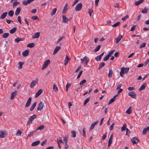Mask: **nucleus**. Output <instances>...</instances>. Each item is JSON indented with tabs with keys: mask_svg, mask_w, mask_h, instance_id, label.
<instances>
[{
	"mask_svg": "<svg viewBox=\"0 0 149 149\" xmlns=\"http://www.w3.org/2000/svg\"><path fill=\"white\" fill-rule=\"evenodd\" d=\"M44 106V105L41 102H40L38 104V107L37 108V110H41L43 108Z\"/></svg>",
	"mask_w": 149,
	"mask_h": 149,
	"instance_id": "10",
	"label": "nucleus"
},
{
	"mask_svg": "<svg viewBox=\"0 0 149 149\" xmlns=\"http://www.w3.org/2000/svg\"><path fill=\"white\" fill-rule=\"evenodd\" d=\"M53 89L54 91L55 92L57 91L58 89V87L56 86L55 84H54L53 85Z\"/></svg>",
	"mask_w": 149,
	"mask_h": 149,
	"instance_id": "39",
	"label": "nucleus"
},
{
	"mask_svg": "<svg viewBox=\"0 0 149 149\" xmlns=\"http://www.w3.org/2000/svg\"><path fill=\"white\" fill-rule=\"evenodd\" d=\"M22 39L20 38L19 37H17L15 39V42H17V43H18L20 41H22Z\"/></svg>",
	"mask_w": 149,
	"mask_h": 149,
	"instance_id": "46",
	"label": "nucleus"
},
{
	"mask_svg": "<svg viewBox=\"0 0 149 149\" xmlns=\"http://www.w3.org/2000/svg\"><path fill=\"white\" fill-rule=\"evenodd\" d=\"M128 95L132 98H135L136 97V95L134 91H131L129 92L128 93Z\"/></svg>",
	"mask_w": 149,
	"mask_h": 149,
	"instance_id": "7",
	"label": "nucleus"
},
{
	"mask_svg": "<svg viewBox=\"0 0 149 149\" xmlns=\"http://www.w3.org/2000/svg\"><path fill=\"white\" fill-rule=\"evenodd\" d=\"M21 133V132L20 130H18L17 132L16 135L17 136H20Z\"/></svg>",
	"mask_w": 149,
	"mask_h": 149,
	"instance_id": "58",
	"label": "nucleus"
},
{
	"mask_svg": "<svg viewBox=\"0 0 149 149\" xmlns=\"http://www.w3.org/2000/svg\"><path fill=\"white\" fill-rule=\"evenodd\" d=\"M115 125V123H113L109 127V130L110 131H111L113 130V127Z\"/></svg>",
	"mask_w": 149,
	"mask_h": 149,
	"instance_id": "52",
	"label": "nucleus"
},
{
	"mask_svg": "<svg viewBox=\"0 0 149 149\" xmlns=\"http://www.w3.org/2000/svg\"><path fill=\"white\" fill-rule=\"evenodd\" d=\"M123 36L121 35H119L116 38V43H118L120 40Z\"/></svg>",
	"mask_w": 149,
	"mask_h": 149,
	"instance_id": "20",
	"label": "nucleus"
},
{
	"mask_svg": "<svg viewBox=\"0 0 149 149\" xmlns=\"http://www.w3.org/2000/svg\"><path fill=\"white\" fill-rule=\"evenodd\" d=\"M120 24V22H117L113 25L112 26L114 27H116Z\"/></svg>",
	"mask_w": 149,
	"mask_h": 149,
	"instance_id": "47",
	"label": "nucleus"
},
{
	"mask_svg": "<svg viewBox=\"0 0 149 149\" xmlns=\"http://www.w3.org/2000/svg\"><path fill=\"white\" fill-rule=\"evenodd\" d=\"M71 136L72 137L75 138L76 136V132L74 131H71Z\"/></svg>",
	"mask_w": 149,
	"mask_h": 149,
	"instance_id": "32",
	"label": "nucleus"
},
{
	"mask_svg": "<svg viewBox=\"0 0 149 149\" xmlns=\"http://www.w3.org/2000/svg\"><path fill=\"white\" fill-rule=\"evenodd\" d=\"M126 126L127 125L125 123L123 124V126L121 128V131L122 132L123 131H125L126 130Z\"/></svg>",
	"mask_w": 149,
	"mask_h": 149,
	"instance_id": "28",
	"label": "nucleus"
},
{
	"mask_svg": "<svg viewBox=\"0 0 149 149\" xmlns=\"http://www.w3.org/2000/svg\"><path fill=\"white\" fill-rule=\"evenodd\" d=\"M29 51L28 50H25L22 53V55L24 56H26L29 54Z\"/></svg>",
	"mask_w": 149,
	"mask_h": 149,
	"instance_id": "16",
	"label": "nucleus"
},
{
	"mask_svg": "<svg viewBox=\"0 0 149 149\" xmlns=\"http://www.w3.org/2000/svg\"><path fill=\"white\" fill-rule=\"evenodd\" d=\"M21 18V17L20 16H18V17H17L18 21V22L21 24H22Z\"/></svg>",
	"mask_w": 149,
	"mask_h": 149,
	"instance_id": "59",
	"label": "nucleus"
},
{
	"mask_svg": "<svg viewBox=\"0 0 149 149\" xmlns=\"http://www.w3.org/2000/svg\"><path fill=\"white\" fill-rule=\"evenodd\" d=\"M89 60V58L85 56L83 58L81 59V61L83 64L86 65L88 62Z\"/></svg>",
	"mask_w": 149,
	"mask_h": 149,
	"instance_id": "2",
	"label": "nucleus"
},
{
	"mask_svg": "<svg viewBox=\"0 0 149 149\" xmlns=\"http://www.w3.org/2000/svg\"><path fill=\"white\" fill-rule=\"evenodd\" d=\"M123 69H124V71L125 72V73H127L129 70V68H124Z\"/></svg>",
	"mask_w": 149,
	"mask_h": 149,
	"instance_id": "54",
	"label": "nucleus"
},
{
	"mask_svg": "<svg viewBox=\"0 0 149 149\" xmlns=\"http://www.w3.org/2000/svg\"><path fill=\"white\" fill-rule=\"evenodd\" d=\"M113 74V71L112 69H110L109 70L108 74V77L109 78H111Z\"/></svg>",
	"mask_w": 149,
	"mask_h": 149,
	"instance_id": "26",
	"label": "nucleus"
},
{
	"mask_svg": "<svg viewBox=\"0 0 149 149\" xmlns=\"http://www.w3.org/2000/svg\"><path fill=\"white\" fill-rule=\"evenodd\" d=\"M82 135L83 136L85 137H86V134L85 133V128L84 127L83 128L82 130Z\"/></svg>",
	"mask_w": 149,
	"mask_h": 149,
	"instance_id": "38",
	"label": "nucleus"
},
{
	"mask_svg": "<svg viewBox=\"0 0 149 149\" xmlns=\"http://www.w3.org/2000/svg\"><path fill=\"white\" fill-rule=\"evenodd\" d=\"M82 4L81 3L77 4L75 7V10L77 11H80L82 8Z\"/></svg>",
	"mask_w": 149,
	"mask_h": 149,
	"instance_id": "5",
	"label": "nucleus"
},
{
	"mask_svg": "<svg viewBox=\"0 0 149 149\" xmlns=\"http://www.w3.org/2000/svg\"><path fill=\"white\" fill-rule=\"evenodd\" d=\"M37 19H38V17L36 15L33 16L31 17V19L33 20H36Z\"/></svg>",
	"mask_w": 149,
	"mask_h": 149,
	"instance_id": "63",
	"label": "nucleus"
},
{
	"mask_svg": "<svg viewBox=\"0 0 149 149\" xmlns=\"http://www.w3.org/2000/svg\"><path fill=\"white\" fill-rule=\"evenodd\" d=\"M40 36V33L39 32H37L34 33V35L32 36V38L33 39L35 38H39Z\"/></svg>",
	"mask_w": 149,
	"mask_h": 149,
	"instance_id": "15",
	"label": "nucleus"
},
{
	"mask_svg": "<svg viewBox=\"0 0 149 149\" xmlns=\"http://www.w3.org/2000/svg\"><path fill=\"white\" fill-rule=\"evenodd\" d=\"M57 142L58 143H61L62 142V141L61 137H59V138H58L57 139Z\"/></svg>",
	"mask_w": 149,
	"mask_h": 149,
	"instance_id": "51",
	"label": "nucleus"
},
{
	"mask_svg": "<svg viewBox=\"0 0 149 149\" xmlns=\"http://www.w3.org/2000/svg\"><path fill=\"white\" fill-rule=\"evenodd\" d=\"M56 11V8L54 9L52 13H51V15H53L55 14Z\"/></svg>",
	"mask_w": 149,
	"mask_h": 149,
	"instance_id": "44",
	"label": "nucleus"
},
{
	"mask_svg": "<svg viewBox=\"0 0 149 149\" xmlns=\"http://www.w3.org/2000/svg\"><path fill=\"white\" fill-rule=\"evenodd\" d=\"M123 67H122L121 68V71L120 73V75L122 77H123V74L124 73H125L124 71V70L123 69Z\"/></svg>",
	"mask_w": 149,
	"mask_h": 149,
	"instance_id": "31",
	"label": "nucleus"
},
{
	"mask_svg": "<svg viewBox=\"0 0 149 149\" xmlns=\"http://www.w3.org/2000/svg\"><path fill=\"white\" fill-rule=\"evenodd\" d=\"M131 141L132 143L133 144L137 143L139 141V139L136 137H133L131 139Z\"/></svg>",
	"mask_w": 149,
	"mask_h": 149,
	"instance_id": "4",
	"label": "nucleus"
},
{
	"mask_svg": "<svg viewBox=\"0 0 149 149\" xmlns=\"http://www.w3.org/2000/svg\"><path fill=\"white\" fill-rule=\"evenodd\" d=\"M24 64V63L22 62H19L18 64L19 65V66L18 67L19 69H22V65Z\"/></svg>",
	"mask_w": 149,
	"mask_h": 149,
	"instance_id": "35",
	"label": "nucleus"
},
{
	"mask_svg": "<svg viewBox=\"0 0 149 149\" xmlns=\"http://www.w3.org/2000/svg\"><path fill=\"white\" fill-rule=\"evenodd\" d=\"M146 86V83H144L139 89V91L140 92L142 90H144Z\"/></svg>",
	"mask_w": 149,
	"mask_h": 149,
	"instance_id": "12",
	"label": "nucleus"
},
{
	"mask_svg": "<svg viewBox=\"0 0 149 149\" xmlns=\"http://www.w3.org/2000/svg\"><path fill=\"white\" fill-rule=\"evenodd\" d=\"M17 91H15L14 92H13L11 94V96L10 99L11 100H13L14 99L15 96L17 94Z\"/></svg>",
	"mask_w": 149,
	"mask_h": 149,
	"instance_id": "13",
	"label": "nucleus"
},
{
	"mask_svg": "<svg viewBox=\"0 0 149 149\" xmlns=\"http://www.w3.org/2000/svg\"><path fill=\"white\" fill-rule=\"evenodd\" d=\"M38 79L37 78H36L35 80L32 81L30 85V87L31 88H33L36 85V83L37 84L38 83Z\"/></svg>",
	"mask_w": 149,
	"mask_h": 149,
	"instance_id": "6",
	"label": "nucleus"
},
{
	"mask_svg": "<svg viewBox=\"0 0 149 149\" xmlns=\"http://www.w3.org/2000/svg\"><path fill=\"white\" fill-rule=\"evenodd\" d=\"M35 45V44L34 43H29L27 45V47L30 48H32L34 47Z\"/></svg>",
	"mask_w": 149,
	"mask_h": 149,
	"instance_id": "30",
	"label": "nucleus"
},
{
	"mask_svg": "<svg viewBox=\"0 0 149 149\" xmlns=\"http://www.w3.org/2000/svg\"><path fill=\"white\" fill-rule=\"evenodd\" d=\"M20 4V2H16L15 1L13 3V7H14L15 6H17L18 4Z\"/></svg>",
	"mask_w": 149,
	"mask_h": 149,
	"instance_id": "49",
	"label": "nucleus"
},
{
	"mask_svg": "<svg viewBox=\"0 0 149 149\" xmlns=\"http://www.w3.org/2000/svg\"><path fill=\"white\" fill-rule=\"evenodd\" d=\"M36 132V130L33 131L31 132L27 136L26 139H28L29 137H30L33 136L34 133Z\"/></svg>",
	"mask_w": 149,
	"mask_h": 149,
	"instance_id": "23",
	"label": "nucleus"
},
{
	"mask_svg": "<svg viewBox=\"0 0 149 149\" xmlns=\"http://www.w3.org/2000/svg\"><path fill=\"white\" fill-rule=\"evenodd\" d=\"M50 61L49 60H47L45 61L43 65L42 69L44 70L45 69L48 65V64L50 63Z\"/></svg>",
	"mask_w": 149,
	"mask_h": 149,
	"instance_id": "3",
	"label": "nucleus"
},
{
	"mask_svg": "<svg viewBox=\"0 0 149 149\" xmlns=\"http://www.w3.org/2000/svg\"><path fill=\"white\" fill-rule=\"evenodd\" d=\"M64 141L65 142V145H67L68 146V145L67 144V143H68V138L67 137H65L63 139Z\"/></svg>",
	"mask_w": 149,
	"mask_h": 149,
	"instance_id": "48",
	"label": "nucleus"
},
{
	"mask_svg": "<svg viewBox=\"0 0 149 149\" xmlns=\"http://www.w3.org/2000/svg\"><path fill=\"white\" fill-rule=\"evenodd\" d=\"M8 13L7 12H5L3 13L2 14L0 17L1 19H3L5 18L7 15Z\"/></svg>",
	"mask_w": 149,
	"mask_h": 149,
	"instance_id": "21",
	"label": "nucleus"
},
{
	"mask_svg": "<svg viewBox=\"0 0 149 149\" xmlns=\"http://www.w3.org/2000/svg\"><path fill=\"white\" fill-rule=\"evenodd\" d=\"M37 117V115L36 114H33L32 116H31L29 118V119H31L32 121L33 120L36 118Z\"/></svg>",
	"mask_w": 149,
	"mask_h": 149,
	"instance_id": "36",
	"label": "nucleus"
},
{
	"mask_svg": "<svg viewBox=\"0 0 149 149\" xmlns=\"http://www.w3.org/2000/svg\"><path fill=\"white\" fill-rule=\"evenodd\" d=\"M72 19V17L69 18L66 17L65 15H63L62 16L63 22V23H67L68 21L71 20Z\"/></svg>",
	"mask_w": 149,
	"mask_h": 149,
	"instance_id": "1",
	"label": "nucleus"
},
{
	"mask_svg": "<svg viewBox=\"0 0 149 149\" xmlns=\"http://www.w3.org/2000/svg\"><path fill=\"white\" fill-rule=\"evenodd\" d=\"M136 25H133L132 27H131V29H130V31H134L135 29V27H136Z\"/></svg>",
	"mask_w": 149,
	"mask_h": 149,
	"instance_id": "62",
	"label": "nucleus"
},
{
	"mask_svg": "<svg viewBox=\"0 0 149 149\" xmlns=\"http://www.w3.org/2000/svg\"><path fill=\"white\" fill-rule=\"evenodd\" d=\"M98 121L97 120L91 124V126L89 128V131H91L94 128L95 126L98 123Z\"/></svg>",
	"mask_w": 149,
	"mask_h": 149,
	"instance_id": "8",
	"label": "nucleus"
},
{
	"mask_svg": "<svg viewBox=\"0 0 149 149\" xmlns=\"http://www.w3.org/2000/svg\"><path fill=\"white\" fill-rule=\"evenodd\" d=\"M109 56L108 55H107L104 58L103 60L104 61H107L109 58Z\"/></svg>",
	"mask_w": 149,
	"mask_h": 149,
	"instance_id": "57",
	"label": "nucleus"
},
{
	"mask_svg": "<svg viewBox=\"0 0 149 149\" xmlns=\"http://www.w3.org/2000/svg\"><path fill=\"white\" fill-rule=\"evenodd\" d=\"M132 109L131 107H130L126 111V112L128 114H130L131 112Z\"/></svg>",
	"mask_w": 149,
	"mask_h": 149,
	"instance_id": "40",
	"label": "nucleus"
},
{
	"mask_svg": "<svg viewBox=\"0 0 149 149\" xmlns=\"http://www.w3.org/2000/svg\"><path fill=\"white\" fill-rule=\"evenodd\" d=\"M61 49V47L60 46H56L55 48L54 51L53 52V55L56 54Z\"/></svg>",
	"mask_w": 149,
	"mask_h": 149,
	"instance_id": "11",
	"label": "nucleus"
},
{
	"mask_svg": "<svg viewBox=\"0 0 149 149\" xmlns=\"http://www.w3.org/2000/svg\"><path fill=\"white\" fill-rule=\"evenodd\" d=\"M90 99V97H88L86 98L84 101V106H85L87 103L89 102Z\"/></svg>",
	"mask_w": 149,
	"mask_h": 149,
	"instance_id": "34",
	"label": "nucleus"
},
{
	"mask_svg": "<svg viewBox=\"0 0 149 149\" xmlns=\"http://www.w3.org/2000/svg\"><path fill=\"white\" fill-rule=\"evenodd\" d=\"M21 9V8L20 7L17 8L15 13L16 15L17 16L19 15L20 13Z\"/></svg>",
	"mask_w": 149,
	"mask_h": 149,
	"instance_id": "17",
	"label": "nucleus"
},
{
	"mask_svg": "<svg viewBox=\"0 0 149 149\" xmlns=\"http://www.w3.org/2000/svg\"><path fill=\"white\" fill-rule=\"evenodd\" d=\"M115 51V50H113L110 51V52H109L108 54H107L109 57L111 56V55H112L113 53Z\"/></svg>",
	"mask_w": 149,
	"mask_h": 149,
	"instance_id": "53",
	"label": "nucleus"
},
{
	"mask_svg": "<svg viewBox=\"0 0 149 149\" xmlns=\"http://www.w3.org/2000/svg\"><path fill=\"white\" fill-rule=\"evenodd\" d=\"M14 14V11L13 10H10L8 12V15L9 16L12 17Z\"/></svg>",
	"mask_w": 149,
	"mask_h": 149,
	"instance_id": "29",
	"label": "nucleus"
},
{
	"mask_svg": "<svg viewBox=\"0 0 149 149\" xmlns=\"http://www.w3.org/2000/svg\"><path fill=\"white\" fill-rule=\"evenodd\" d=\"M68 8L65 6H64L63 11L62 13L63 14H65Z\"/></svg>",
	"mask_w": 149,
	"mask_h": 149,
	"instance_id": "55",
	"label": "nucleus"
},
{
	"mask_svg": "<svg viewBox=\"0 0 149 149\" xmlns=\"http://www.w3.org/2000/svg\"><path fill=\"white\" fill-rule=\"evenodd\" d=\"M9 35V33H4L2 35V37L4 38H7Z\"/></svg>",
	"mask_w": 149,
	"mask_h": 149,
	"instance_id": "37",
	"label": "nucleus"
},
{
	"mask_svg": "<svg viewBox=\"0 0 149 149\" xmlns=\"http://www.w3.org/2000/svg\"><path fill=\"white\" fill-rule=\"evenodd\" d=\"M113 134H111V136L110 137V138L109 140V141H108V142H110V143H112V139H113Z\"/></svg>",
	"mask_w": 149,
	"mask_h": 149,
	"instance_id": "43",
	"label": "nucleus"
},
{
	"mask_svg": "<svg viewBox=\"0 0 149 149\" xmlns=\"http://www.w3.org/2000/svg\"><path fill=\"white\" fill-rule=\"evenodd\" d=\"M42 92V89H39L38 91L36 93L35 95V97L36 98L40 95Z\"/></svg>",
	"mask_w": 149,
	"mask_h": 149,
	"instance_id": "14",
	"label": "nucleus"
},
{
	"mask_svg": "<svg viewBox=\"0 0 149 149\" xmlns=\"http://www.w3.org/2000/svg\"><path fill=\"white\" fill-rule=\"evenodd\" d=\"M40 143L39 141H38L33 142L31 144V145L33 146H37Z\"/></svg>",
	"mask_w": 149,
	"mask_h": 149,
	"instance_id": "19",
	"label": "nucleus"
},
{
	"mask_svg": "<svg viewBox=\"0 0 149 149\" xmlns=\"http://www.w3.org/2000/svg\"><path fill=\"white\" fill-rule=\"evenodd\" d=\"M147 131L146 130V129L145 128H144L143 130V134L144 135H146V132Z\"/></svg>",
	"mask_w": 149,
	"mask_h": 149,
	"instance_id": "64",
	"label": "nucleus"
},
{
	"mask_svg": "<svg viewBox=\"0 0 149 149\" xmlns=\"http://www.w3.org/2000/svg\"><path fill=\"white\" fill-rule=\"evenodd\" d=\"M101 47V46L100 45H98L97 47H96L94 49V51L95 52H96L98 51L100 49Z\"/></svg>",
	"mask_w": 149,
	"mask_h": 149,
	"instance_id": "42",
	"label": "nucleus"
},
{
	"mask_svg": "<svg viewBox=\"0 0 149 149\" xmlns=\"http://www.w3.org/2000/svg\"><path fill=\"white\" fill-rule=\"evenodd\" d=\"M146 43H143L140 46L139 48L141 49L145 47Z\"/></svg>",
	"mask_w": 149,
	"mask_h": 149,
	"instance_id": "61",
	"label": "nucleus"
},
{
	"mask_svg": "<svg viewBox=\"0 0 149 149\" xmlns=\"http://www.w3.org/2000/svg\"><path fill=\"white\" fill-rule=\"evenodd\" d=\"M86 82V80L84 79H83L80 82L79 85H82Z\"/></svg>",
	"mask_w": 149,
	"mask_h": 149,
	"instance_id": "50",
	"label": "nucleus"
},
{
	"mask_svg": "<svg viewBox=\"0 0 149 149\" xmlns=\"http://www.w3.org/2000/svg\"><path fill=\"white\" fill-rule=\"evenodd\" d=\"M144 0H139L135 2L134 4L136 6H138L142 3Z\"/></svg>",
	"mask_w": 149,
	"mask_h": 149,
	"instance_id": "25",
	"label": "nucleus"
},
{
	"mask_svg": "<svg viewBox=\"0 0 149 149\" xmlns=\"http://www.w3.org/2000/svg\"><path fill=\"white\" fill-rule=\"evenodd\" d=\"M31 99L32 98L31 97H30L29 98L25 105V107H27L30 106L31 101Z\"/></svg>",
	"mask_w": 149,
	"mask_h": 149,
	"instance_id": "9",
	"label": "nucleus"
},
{
	"mask_svg": "<svg viewBox=\"0 0 149 149\" xmlns=\"http://www.w3.org/2000/svg\"><path fill=\"white\" fill-rule=\"evenodd\" d=\"M148 8L146 7H145L144 9L142 10L141 12L143 13H148Z\"/></svg>",
	"mask_w": 149,
	"mask_h": 149,
	"instance_id": "22",
	"label": "nucleus"
},
{
	"mask_svg": "<svg viewBox=\"0 0 149 149\" xmlns=\"http://www.w3.org/2000/svg\"><path fill=\"white\" fill-rule=\"evenodd\" d=\"M37 102H35L32 105L30 109V111H32L36 107V105Z\"/></svg>",
	"mask_w": 149,
	"mask_h": 149,
	"instance_id": "18",
	"label": "nucleus"
},
{
	"mask_svg": "<svg viewBox=\"0 0 149 149\" xmlns=\"http://www.w3.org/2000/svg\"><path fill=\"white\" fill-rule=\"evenodd\" d=\"M105 65V63L104 62H101L99 64L98 67V70H99L102 67H103Z\"/></svg>",
	"mask_w": 149,
	"mask_h": 149,
	"instance_id": "27",
	"label": "nucleus"
},
{
	"mask_svg": "<svg viewBox=\"0 0 149 149\" xmlns=\"http://www.w3.org/2000/svg\"><path fill=\"white\" fill-rule=\"evenodd\" d=\"M44 128V126L43 125L40 126H39L37 129L36 130V131L38 130H41L43 129Z\"/></svg>",
	"mask_w": 149,
	"mask_h": 149,
	"instance_id": "45",
	"label": "nucleus"
},
{
	"mask_svg": "<svg viewBox=\"0 0 149 149\" xmlns=\"http://www.w3.org/2000/svg\"><path fill=\"white\" fill-rule=\"evenodd\" d=\"M17 29L16 27H14L10 30L9 32L11 34H13L16 31Z\"/></svg>",
	"mask_w": 149,
	"mask_h": 149,
	"instance_id": "24",
	"label": "nucleus"
},
{
	"mask_svg": "<svg viewBox=\"0 0 149 149\" xmlns=\"http://www.w3.org/2000/svg\"><path fill=\"white\" fill-rule=\"evenodd\" d=\"M101 58L100 57V56H97V57H96L95 59V60L97 61H98L100 60Z\"/></svg>",
	"mask_w": 149,
	"mask_h": 149,
	"instance_id": "56",
	"label": "nucleus"
},
{
	"mask_svg": "<svg viewBox=\"0 0 149 149\" xmlns=\"http://www.w3.org/2000/svg\"><path fill=\"white\" fill-rule=\"evenodd\" d=\"M93 12V10L91 8H90L88 9V13L90 15V16H91L92 13Z\"/></svg>",
	"mask_w": 149,
	"mask_h": 149,
	"instance_id": "41",
	"label": "nucleus"
},
{
	"mask_svg": "<svg viewBox=\"0 0 149 149\" xmlns=\"http://www.w3.org/2000/svg\"><path fill=\"white\" fill-rule=\"evenodd\" d=\"M5 133L2 131H0V138H3L5 137Z\"/></svg>",
	"mask_w": 149,
	"mask_h": 149,
	"instance_id": "33",
	"label": "nucleus"
},
{
	"mask_svg": "<svg viewBox=\"0 0 149 149\" xmlns=\"http://www.w3.org/2000/svg\"><path fill=\"white\" fill-rule=\"evenodd\" d=\"M114 100H113V98H111L108 104V105H109L111 104V103L113 102L114 101Z\"/></svg>",
	"mask_w": 149,
	"mask_h": 149,
	"instance_id": "60",
	"label": "nucleus"
}]
</instances>
